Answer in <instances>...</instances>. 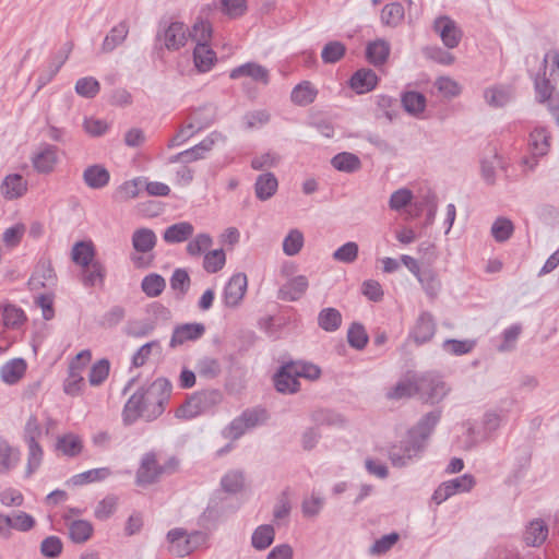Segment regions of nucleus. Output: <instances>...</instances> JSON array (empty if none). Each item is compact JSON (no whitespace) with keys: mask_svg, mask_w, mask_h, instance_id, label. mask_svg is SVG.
<instances>
[{"mask_svg":"<svg viewBox=\"0 0 559 559\" xmlns=\"http://www.w3.org/2000/svg\"><path fill=\"white\" fill-rule=\"evenodd\" d=\"M193 61L199 72H209L216 61V53L207 44L199 43L193 50Z\"/></svg>","mask_w":559,"mask_h":559,"instance_id":"nucleus-30","label":"nucleus"},{"mask_svg":"<svg viewBox=\"0 0 559 559\" xmlns=\"http://www.w3.org/2000/svg\"><path fill=\"white\" fill-rule=\"evenodd\" d=\"M441 411L436 409L427 413L417 423L415 427L408 430L407 435H409L413 439H416L423 443V447H426L428 438L431 436L436 426L440 421Z\"/></svg>","mask_w":559,"mask_h":559,"instance_id":"nucleus-15","label":"nucleus"},{"mask_svg":"<svg viewBox=\"0 0 559 559\" xmlns=\"http://www.w3.org/2000/svg\"><path fill=\"white\" fill-rule=\"evenodd\" d=\"M56 282V274L48 264H39L29 278L33 288L52 286Z\"/></svg>","mask_w":559,"mask_h":559,"instance_id":"nucleus-45","label":"nucleus"},{"mask_svg":"<svg viewBox=\"0 0 559 559\" xmlns=\"http://www.w3.org/2000/svg\"><path fill=\"white\" fill-rule=\"evenodd\" d=\"M19 449L12 447L5 439L0 438V474L15 468L20 462Z\"/></svg>","mask_w":559,"mask_h":559,"instance_id":"nucleus-31","label":"nucleus"},{"mask_svg":"<svg viewBox=\"0 0 559 559\" xmlns=\"http://www.w3.org/2000/svg\"><path fill=\"white\" fill-rule=\"evenodd\" d=\"M424 449L420 441L407 435L400 444H394L390 448L389 459L393 466L404 467L414 459L418 457Z\"/></svg>","mask_w":559,"mask_h":559,"instance_id":"nucleus-7","label":"nucleus"},{"mask_svg":"<svg viewBox=\"0 0 559 559\" xmlns=\"http://www.w3.org/2000/svg\"><path fill=\"white\" fill-rule=\"evenodd\" d=\"M56 450L69 457L78 456L83 450V441L80 436L69 432L57 438Z\"/></svg>","mask_w":559,"mask_h":559,"instance_id":"nucleus-29","label":"nucleus"},{"mask_svg":"<svg viewBox=\"0 0 559 559\" xmlns=\"http://www.w3.org/2000/svg\"><path fill=\"white\" fill-rule=\"evenodd\" d=\"M211 395L205 392L192 395L176 409L175 416L181 419H191L199 416L207 409Z\"/></svg>","mask_w":559,"mask_h":559,"instance_id":"nucleus-13","label":"nucleus"},{"mask_svg":"<svg viewBox=\"0 0 559 559\" xmlns=\"http://www.w3.org/2000/svg\"><path fill=\"white\" fill-rule=\"evenodd\" d=\"M194 227L189 222H179L168 226L163 234V239L167 243H180L191 238Z\"/></svg>","mask_w":559,"mask_h":559,"instance_id":"nucleus-26","label":"nucleus"},{"mask_svg":"<svg viewBox=\"0 0 559 559\" xmlns=\"http://www.w3.org/2000/svg\"><path fill=\"white\" fill-rule=\"evenodd\" d=\"M140 391L146 408L145 418L152 420L160 416L170 397V382L165 378H158L146 390Z\"/></svg>","mask_w":559,"mask_h":559,"instance_id":"nucleus-2","label":"nucleus"},{"mask_svg":"<svg viewBox=\"0 0 559 559\" xmlns=\"http://www.w3.org/2000/svg\"><path fill=\"white\" fill-rule=\"evenodd\" d=\"M205 333V326L202 323H185L174 329L170 346L176 347L189 341H197Z\"/></svg>","mask_w":559,"mask_h":559,"instance_id":"nucleus-17","label":"nucleus"},{"mask_svg":"<svg viewBox=\"0 0 559 559\" xmlns=\"http://www.w3.org/2000/svg\"><path fill=\"white\" fill-rule=\"evenodd\" d=\"M324 506V498L312 492L309 497L304 498L301 502V512L305 518H316L319 515Z\"/></svg>","mask_w":559,"mask_h":559,"instance_id":"nucleus-60","label":"nucleus"},{"mask_svg":"<svg viewBox=\"0 0 559 559\" xmlns=\"http://www.w3.org/2000/svg\"><path fill=\"white\" fill-rule=\"evenodd\" d=\"M278 181L274 174L265 173L258 176L254 183L255 197L260 201H266L271 199L277 191Z\"/></svg>","mask_w":559,"mask_h":559,"instance_id":"nucleus-28","label":"nucleus"},{"mask_svg":"<svg viewBox=\"0 0 559 559\" xmlns=\"http://www.w3.org/2000/svg\"><path fill=\"white\" fill-rule=\"evenodd\" d=\"M433 31L439 34L443 45L449 49L457 47L463 36L455 21L448 15L435 20Z\"/></svg>","mask_w":559,"mask_h":559,"instance_id":"nucleus-11","label":"nucleus"},{"mask_svg":"<svg viewBox=\"0 0 559 559\" xmlns=\"http://www.w3.org/2000/svg\"><path fill=\"white\" fill-rule=\"evenodd\" d=\"M275 538V530L270 524H263L258 526L252 536L251 544L257 550H264L271 546Z\"/></svg>","mask_w":559,"mask_h":559,"instance_id":"nucleus-42","label":"nucleus"},{"mask_svg":"<svg viewBox=\"0 0 559 559\" xmlns=\"http://www.w3.org/2000/svg\"><path fill=\"white\" fill-rule=\"evenodd\" d=\"M203 539L204 535L202 533L193 532L188 534L183 528H174L167 534L169 551L180 558L190 555Z\"/></svg>","mask_w":559,"mask_h":559,"instance_id":"nucleus-5","label":"nucleus"},{"mask_svg":"<svg viewBox=\"0 0 559 559\" xmlns=\"http://www.w3.org/2000/svg\"><path fill=\"white\" fill-rule=\"evenodd\" d=\"M548 525L542 519H534L525 526L523 540L528 547L542 546L548 537Z\"/></svg>","mask_w":559,"mask_h":559,"instance_id":"nucleus-19","label":"nucleus"},{"mask_svg":"<svg viewBox=\"0 0 559 559\" xmlns=\"http://www.w3.org/2000/svg\"><path fill=\"white\" fill-rule=\"evenodd\" d=\"M317 95V88L309 81H302L293 88L290 99L295 105L307 106L314 102Z\"/></svg>","mask_w":559,"mask_h":559,"instance_id":"nucleus-36","label":"nucleus"},{"mask_svg":"<svg viewBox=\"0 0 559 559\" xmlns=\"http://www.w3.org/2000/svg\"><path fill=\"white\" fill-rule=\"evenodd\" d=\"M331 164L335 169L344 173H355L361 167L359 157L348 152L336 154L331 159Z\"/></svg>","mask_w":559,"mask_h":559,"instance_id":"nucleus-44","label":"nucleus"},{"mask_svg":"<svg viewBox=\"0 0 559 559\" xmlns=\"http://www.w3.org/2000/svg\"><path fill=\"white\" fill-rule=\"evenodd\" d=\"M92 353L88 349L80 352L69 365L68 377L63 382V391L67 395L79 396L84 392L85 380L83 371L91 361Z\"/></svg>","mask_w":559,"mask_h":559,"instance_id":"nucleus-4","label":"nucleus"},{"mask_svg":"<svg viewBox=\"0 0 559 559\" xmlns=\"http://www.w3.org/2000/svg\"><path fill=\"white\" fill-rule=\"evenodd\" d=\"M166 282L163 276L156 273L146 275L141 283V288L148 297H157L165 289Z\"/></svg>","mask_w":559,"mask_h":559,"instance_id":"nucleus-54","label":"nucleus"},{"mask_svg":"<svg viewBox=\"0 0 559 559\" xmlns=\"http://www.w3.org/2000/svg\"><path fill=\"white\" fill-rule=\"evenodd\" d=\"M491 236L497 242H506L514 233L513 223L507 217H498L491 225Z\"/></svg>","mask_w":559,"mask_h":559,"instance_id":"nucleus-50","label":"nucleus"},{"mask_svg":"<svg viewBox=\"0 0 559 559\" xmlns=\"http://www.w3.org/2000/svg\"><path fill=\"white\" fill-rule=\"evenodd\" d=\"M342 323V314L335 308H324L318 314L319 326L326 332L336 331Z\"/></svg>","mask_w":559,"mask_h":559,"instance_id":"nucleus-47","label":"nucleus"},{"mask_svg":"<svg viewBox=\"0 0 559 559\" xmlns=\"http://www.w3.org/2000/svg\"><path fill=\"white\" fill-rule=\"evenodd\" d=\"M146 408L143 404L141 391H136L127 401L123 408V421L128 425L134 423L139 417H145Z\"/></svg>","mask_w":559,"mask_h":559,"instance_id":"nucleus-33","label":"nucleus"},{"mask_svg":"<svg viewBox=\"0 0 559 559\" xmlns=\"http://www.w3.org/2000/svg\"><path fill=\"white\" fill-rule=\"evenodd\" d=\"M248 278L245 273L234 274L226 283L223 292L224 305L228 308L238 307L247 292Z\"/></svg>","mask_w":559,"mask_h":559,"instance_id":"nucleus-12","label":"nucleus"},{"mask_svg":"<svg viewBox=\"0 0 559 559\" xmlns=\"http://www.w3.org/2000/svg\"><path fill=\"white\" fill-rule=\"evenodd\" d=\"M308 287L309 282L307 276H294L280 287L277 298L283 301H297L302 298Z\"/></svg>","mask_w":559,"mask_h":559,"instance_id":"nucleus-16","label":"nucleus"},{"mask_svg":"<svg viewBox=\"0 0 559 559\" xmlns=\"http://www.w3.org/2000/svg\"><path fill=\"white\" fill-rule=\"evenodd\" d=\"M405 17L404 7L399 2L385 4L380 14L381 23L389 27H397Z\"/></svg>","mask_w":559,"mask_h":559,"instance_id":"nucleus-38","label":"nucleus"},{"mask_svg":"<svg viewBox=\"0 0 559 559\" xmlns=\"http://www.w3.org/2000/svg\"><path fill=\"white\" fill-rule=\"evenodd\" d=\"M68 531L73 543L84 544L92 537L94 527L90 521L73 520L68 524Z\"/></svg>","mask_w":559,"mask_h":559,"instance_id":"nucleus-35","label":"nucleus"},{"mask_svg":"<svg viewBox=\"0 0 559 559\" xmlns=\"http://www.w3.org/2000/svg\"><path fill=\"white\" fill-rule=\"evenodd\" d=\"M304 234L299 229H290L283 240V251L288 257H294L304 247Z\"/></svg>","mask_w":559,"mask_h":559,"instance_id":"nucleus-53","label":"nucleus"},{"mask_svg":"<svg viewBox=\"0 0 559 559\" xmlns=\"http://www.w3.org/2000/svg\"><path fill=\"white\" fill-rule=\"evenodd\" d=\"M436 333V322L429 312H421L418 317L411 337L416 344L421 345L429 342Z\"/></svg>","mask_w":559,"mask_h":559,"instance_id":"nucleus-18","label":"nucleus"},{"mask_svg":"<svg viewBox=\"0 0 559 559\" xmlns=\"http://www.w3.org/2000/svg\"><path fill=\"white\" fill-rule=\"evenodd\" d=\"M350 87L358 94L372 91L378 84L377 74L370 69H360L350 78Z\"/></svg>","mask_w":559,"mask_h":559,"instance_id":"nucleus-23","label":"nucleus"},{"mask_svg":"<svg viewBox=\"0 0 559 559\" xmlns=\"http://www.w3.org/2000/svg\"><path fill=\"white\" fill-rule=\"evenodd\" d=\"M528 145L534 156H545L550 148V133L544 127H536L530 133Z\"/></svg>","mask_w":559,"mask_h":559,"instance_id":"nucleus-27","label":"nucleus"},{"mask_svg":"<svg viewBox=\"0 0 559 559\" xmlns=\"http://www.w3.org/2000/svg\"><path fill=\"white\" fill-rule=\"evenodd\" d=\"M82 269V283L85 287L102 286L104 284L106 270L102 262L95 261L90 266Z\"/></svg>","mask_w":559,"mask_h":559,"instance_id":"nucleus-41","label":"nucleus"},{"mask_svg":"<svg viewBox=\"0 0 559 559\" xmlns=\"http://www.w3.org/2000/svg\"><path fill=\"white\" fill-rule=\"evenodd\" d=\"M128 33L129 26L127 22H120L118 25L114 26L110 29V32L106 35L102 45V50L104 52L112 51L117 46L121 45L124 41Z\"/></svg>","mask_w":559,"mask_h":559,"instance_id":"nucleus-39","label":"nucleus"},{"mask_svg":"<svg viewBox=\"0 0 559 559\" xmlns=\"http://www.w3.org/2000/svg\"><path fill=\"white\" fill-rule=\"evenodd\" d=\"M417 395L426 403H439L449 392L442 378L432 371L416 372Z\"/></svg>","mask_w":559,"mask_h":559,"instance_id":"nucleus-3","label":"nucleus"},{"mask_svg":"<svg viewBox=\"0 0 559 559\" xmlns=\"http://www.w3.org/2000/svg\"><path fill=\"white\" fill-rule=\"evenodd\" d=\"M110 362L103 358L93 364L88 372V382L92 386H99L109 376Z\"/></svg>","mask_w":559,"mask_h":559,"instance_id":"nucleus-52","label":"nucleus"},{"mask_svg":"<svg viewBox=\"0 0 559 559\" xmlns=\"http://www.w3.org/2000/svg\"><path fill=\"white\" fill-rule=\"evenodd\" d=\"M543 76L549 79H556L559 76V50H548L543 60V71L539 73Z\"/></svg>","mask_w":559,"mask_h":559,"instance_id":"nucleus-58","label":"nucleus"},{"mask_svg":"<svg viewBox=\"0 0 559 559\" xmlns=\"http://www.w3.org/2000/svg\"><path fill=\"white\" fill-rule=\"evenodd\" d=\"M156 37L168 50H178L187 43L188 29L181 22H171L164 26L160 24Z\"/></svg>","mask_w":559,"mask_h":559,"instance_id":"nucleus-10","label":"nucleus"},{"mask_svg":"<svg viewBox=\"0 0 559 559\" xmlns=\"http://www.w3.org/2000/svg\"><path fill=\"white\" fill-rule=\"evenodd\" d=\"M72 261L81 267H87L95 262V247L92 241H78L72 247Z\"/></svg>","mask_w":559,"mask_h":559,"instance_id":"nucleus-32","label":"nucleus"},{"mask_svg":"<svg viewBox=\"0 0 559 559\" xmlns=\"http://www.w3.org/2000/svg\"><path fill=\"white\" fill-rule=\"evenodd\" d=\"M226 263V255L223 249H215L204 254L203 267L207 273L221 271Z\"/></svg>","mask_w":559,"mask_h":559,"instance_id":"nucleus-56","label":"nucleus"},{"mask_svg":"<svg viewBox=\"0 0 559 559\" xmlns=\"http://www.w3.org/2000/svg\"><path fill=\"white\" fill-rule=\"evenodd\" d=\"M75 92L83 97L93 98L99 92V83L92 76L82 78L75 83Z\"/></svg>","mask_w":559,"mask_h":559,"instance_id":"nucleus-64","label":"nucleus"},{"mask_svg":"<svg viewBox=\"0 0 559 559\" xmlns=\"http://www.w3.org/2000/svg\"><path fill=\"white\" fill-rule=\"evenodd\" d=\"M27 191V181L20 174L7 175L0 186V192L7 200H15Z\"/></svg>","mask_w":559,"mask_h":559,"instance_id":"nucleus-21","label":"nucleus"},{"mask_svg":"<svg viewBox=\"0 0 559 559\" xmlns=\"http://www.w3.org/2000/svg\"><path fill=\"white\" fill-rule=\"evenodd\" d=\"M389 53L390 45L383 39H378L368 44L366 49L367 59L374 66L384 63L389 57Z\"/></svg>","mask_w":559,"mask_h":559,"instance_id":"nucleus-43","label":"nucleus"},{"mask_svg":"<svg viewBox=\"0 0 559 559\" xmlns=\"http://www.w3.org/2000/svg\"><path fill=\"white\" fill-rule=\"evenodd\" d=\"M195 369L200 377L214 379L221 374L222 365L218 359L205 356L198 360Z\"/></svg>","mask_w":559,"mask_h":559,"instance_id":"nucleus-48","label":"nucleus"},{"mask_svg":"<svg viewBox=\"0 0 559 559\" xmlns=\"http://www.w3.org/2000/svg\"><path fill=\"white\" fill-rule=\"evenodd\" d=\"M289 364L284 365L274 377V384L281 393H296L299 390V381L297 374L293 373Z\"/></svg>","mask_w":559,"mask_h":559,"instance_id":"nucleus-24","label":"nucleus"},{"mask_svg":"<svg viewBox=\"0 0 559 559\" xmlns=\"http://www.w3.org/2000/svg\"><path fill=\"white\" fill-rule=\"evenodd\" d=\"M549 79L537 74L535 78L536 97L539 103H547L548 109L559 124V94L555 92V86Z\"/></svg>","mask_w":559,"mask_h":559,"instance_id":"nucleus-8","label":"nucleus"},{"mask_svg":"<svg viewBox=\"0 0 559 559\" xmlns=\"http://www.w3.org/2000/svg\"><path fill=\"white\" fill-rule=\"evenodd\" d=\"M83 181L91 189H103L110 180V174L107 168L100 164H94L86 167L83 171Z\"/></svg>","mask_w":559,"mask_h":559,"instance_id":"nucleus-22","label":"nucleus"},{"mask_svg":"<svg viewBox=\"0 0 559 559\" xmlns=\"http://www.w3.org/2000/svg\"><path fill=\"white\" fill-rule=\"evenodd\" d=\"M243 76L250 78L253 82L262 85H267L270 82L269 70L257 62L243 63L241 66L234 68L229 72V78L231 80H237Z\"/></svg>","mask_w":559,"mask_h":559,"instance_id":"nucleus-14","label":"nucleus"},{"mask_svg":"<svg viewBox=\"0 0 559 559\" xmlns=\"http://www.w3.org/2000/svg\"><path fill=\"white\" fill-rule=\"evenodd\" d=\"M358 245L354 241H348L333 252V259L343 263H353L358 257Z\"/></svg>","mask_w":559,"mask_h":559,"instance_id":"nucleus-62","label":"nucleus"},{"mask_svg":"<svg viewBox=\"0 0 559 559\" xmlns=\"http://www.w3.org/2000/svg\"><path fill=\"white\" fill-rule=\"evenodd\" d=\"M0 310L2 311L3 325L8 329L20 328L26 319L24 311L14 305H5L2 308L0 307Z\"/></svg>","mask_w":559,"mask_h":559,"instance_id":"nucleus-49","label":"nucleus"},{"mask_svg":"<svg viewBox=\"0 0 559 559\" xmlns=\"http://www.w3.org/2000/svg\"><path fill=\"white\" fill-rule=\"evenodd\" d=\"M187 118L200 132L214 122L215 109L211 105H205L193 109Z\"/></svg>","mask_w":559,"mask_h":559,"instance_id":"nucleus-37","label":"nucleus"},{"mask_svg":"<svg viewBox=\"0 0 559 559\" xmlns=\"http://www.w3.org/2000/svg\"><path fill=\"white\" fill-rule=\"evenodd\" d=\"M417 395L416 372L407 371L404 377L386 392L389 400L409 399Z\"/></svg>","mask_w":559,"mask_h":559,"instance_id":"nucleus-20","label":"nucleus"},{"mask_svg":"<svg viewBox=\"0 0 559 559\" xmlns=\"http://www.w3.org/2000/svg\"><path fill=\"white\" fill-rule=\"evenodd\" d=\"M59 150L56 145L41 143L31 157L32 165L38 174H50L59 162Z\"/></svg>","mask_w":559,"mask_h":559,"instance_id":"nucleus-9","label":"nucleus"},{"mask_svg":"<svg viewBox=\"0 0 559 559\" xmlns=\"http://www.w3.org/2000/svg\"><path fill=\"white\" fill-rule=\"evenodd\" d=\"M178 460L169 457L164 463L157 460L154 452L145 453L142 456L140 466L136 471L135 483L139 486H146L156 483L163 475L174 473L178 467Z\"/></svg>","mask_w":559,"mask_h":559,"instance_id":"nucleus-1","label":"nucleus"},{"mask_svg":"<svg viewBox=\"0 0 559 559\" xmlns=\"http://www.w3.org/2000/svg\"><path fill=\"white\" fill-rule=\"evenodd\" d=\"M402 104L404 109L413 115L418 116L426 108V97L424 94L415 91H408L402 94Z\"/></svg>","mask_w":559,"mask_h":559,"instance_id":"nucleus-46","label":"nucleus"},{"mask_svg":"<svg viewBox=\"0 0 559 559\" xmlns=\"http://www.w3.org/2000/svg\"><path fill=\"white\" fill-rule=\"evenodd\" d=\"M513 96L510 87L497 86L485 91L486 102L493 107H502L507 105Z\"/></svg>","mask_w":559,"mask_h":559,"instance_id":"nucleus-51","label":"nucleus"},{"mask_svg":"<svg viewBox=\"0 0 559 559\" xmlns=\"http://www.w3.org/2000/svg\"><path fill=\"white\" fill-rule=\"evenodd\" d=\"M213 245V239L209 234L202 233L191 239L186 250L191 257H200Z\"/></svg>","mask_w":559,"mask_h":559,"instance_id":"nucleus-59","label":"nucleus"},{"mask_svg":"<svg viewBox=\"0 0 559 559\" xmlns=\"http://www.w3.org/2000/svg\"><path fill=\"white\" fill-rule=\"evenodd\" d=\"M27 444V464L26 475L35 473L41 465L44 459V450L38 442H25Z\"/></svg>","mask_w":559,"mask_h":559,"instance_id":"nucleus-55","label":"nucleus"},{"mask_svg":"<svg viewBox=\"0 0 559 559\" xmlns=\"http://www.w3.org/2000/svg\"><path fill=\"white\" fill-rule=\"evenodd\" d=\"M26 367V362L22 358L9 360L0 369L1 380L10 385L17 383L25 374Z\"/></svg>","mask_w":559,"mask_h":559,"instance_id":"nucleus-25","label":"nucleus"},{"mask_svg":"<svg viewBox=\"0 0 559 559\" xmlns=\"http://www.w3.org/2000/svg\"><path fill=\"white\" fill-rule=\"evenodd\" d=\"M347 341L352 347L362 349L368 343L365 328L359 323H353L347 332Z\"/></svg>","mask_w":559,"mask_h":559,"instance_id":"nucleus-61","label":"nucleus"},{"mask_svg":"<svg viewBox=\"0 0 559 559\" xmlns=\"http://www.w3.org/2000/svg\"><path fill=\"white\" fill-rule=\"evenodd\" d=\"M157 238L150 228H139L132 235V246L136 252L147 253L156 246Z\"/></svg>","mask_w":559,"mask_h":559,"instance_id":"nucleus-34","label":"nucleus"},{"mask_svg":"<svg viewBox=\"0 0 559 559\" xmlns=\"http://www.w3.org/2000/svg\"><path fill=\"white\" fill-rule=\"evenodd\" d=\"M112 474L109 467H98L76 474L69 480L73 486H82L91 483L102 481Z\"/></svg>","mask_w":559,"mask_h":559,"instance_id":"nucleus-40","label":"nucleus"},{"mask_svg":"<svg viewBox=\"0 0 559 559\" xmlns=\"http://www.w3.org/2000/svg\"><path fill=\"white\" fill-rule=\"evenodd\" d=\"M345 51L346 48L341 41H330L323 47L321 58L325 63H335L345 55Z\"/></svg>","mask_w":559,"mask_h":559,"instance_id":"nucleus-63","label":"nucleus"},{"mask_svg":"<svg viewBox=\"0 0 559 559\" xmlns=\"http://www.w3.org/2000/svg\"><path fill=\"white\" fill-rule=\"evenodd\" d=\"M153 352L160 354L162 347L158 341H151L142 345L132 356V366L139 368L145 365Z\"/></svg>","mask_w":559,"mask_h":559,"instance_id":"nucleus-57","label":"nucleus"},{"mask_svg":"<svg viewBox=\"0 0 559 559\" xmlns=\"http://www.w3.org/2000/svg\"><path fill=\"white\" fill-rule=\"evenodd\" d=\"M225 141H226V136L223 133H221L218 131H213L197 145H194L186 151H182L176 155L170 156L168 158V163H170V164L179 163V162L192 163V162L203 159V158H205L206 154L210 151H212V148L214 147V145L216 143H219V142L224 143Z\"/></svg>","mask_w":559,"mask_h":559,"instance_id":"nucleus-6","label":"nucleus"}]
</instances>
